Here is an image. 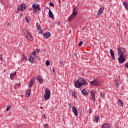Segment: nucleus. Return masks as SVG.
<instances>
[{
	"label": "nucleus",
	"instance_id": "obj_1",
	"mask_svg": "<svg viewBox=\"0 0 128 128\" xmlns=\"http://www.w3.org/2000/svg\"><path fill=\"white\" fill-rule=\"evenodd\" d=\"M76 14H78V9L76 8V7H75L73 9L72 14L68 18L69 22H72V20H74V18H76Z\"/></svg>",
	"mask_w": 128,
	"mask_h": 128
},
{
	"label": "nucleus",
	"instance_id": "obj_2",
	"mask_svg": "<svg viewBox=\"0 0 128 128\" xmlns=\"http://www.w3.org/2000/svg\"><path fill=\"white\" fill-rule=\"evenodd\" d=\"M90 84L93 86H100V81L98 79L94 78L93 80L90 82Z\"/></svg>",
	"mask_w": 128,
	"mask_h": 128
},
{
	"label": "nucleus",
	"instance_id": "obj_3",
	"mask_svg": "<svg viewBox=\"0 0 128 128\" xmlns=\"http://www.w3.org/2000/svg\"><path fill=\"white\" fill-rule=\"evenodd\" d=\"M50 90L48 89H46L45 90V94H44V100H50Z\"/></svg>",
	"mask_w": 128,
	"mask_h": 128
},
{
	"label": "nucleus",
	"instance_id": "obj_4",
	"mask_svg": "<svg viewBox=\"0 0 128 128\" xmlns=\"http://www.w3.org/2000/svg\"><path fill=\"white\" fill-rule=\"evenodd\" d=\"M80 80L78 79L74 82V86L75 88H80L82 86V82L80 81Z\"/></svg>",
	"mask_w": 128,
	"mask_h": 128
},
{
	"label": "nucleus",
	"instance_id": "obj_5",
	"mask_svg": "<svg viewBox=\"0 0 128 128\" xmlns=\"http://www.w3.org/2000/svg\"><path fill=\"white\" fill-rule=\"evenodd\" d=\"M32 8H33V12L34 14H36L38 10L40 11V4H34L32 5Z\"/></svg>",
	"mask_w": 128,
	"mask_h": 128
},
{
	"label": "nucleus",
	"instance_id": "obj_6",
	"mask_svg": "<svg viewBox=\"0 0 128 128\" xmlns=\"http://www.w3.org/2000/svg\"><path fill=\"white\" fill-rule=\"evenodd\" d=\"M119 64H124L126 62V58L122 56H120L118 58Z\"/></svg>",
	"mask_w": 128,
	"mask_h": 128
},
{
	"label": "nucleus",
	"instance_id": "obj_7",
	"mask_svg": "<svg viewBox=\"0 0 128 128\" xmlns=\"http://www.w3.org/2000/svg\"><path fill=\"white\" fill-rule=\"evenodd\" d=\"M34 80H36V78H32L30 82H28V86L29 88H32L34 84Z\"/></svg>",
	"mask_w": 128,
	"mask_h": 128
},
{
	"label": "nucleus",
	"instance_id": "obj_8",
	"mask_svg": "<svg viewBox=\"0 0 128 128\" xmlns=\"http://www.w3.org/2000/svg\"><path fill=\"white\" fill-rule=\"evenodd\" d=\"M20 10L22 12L24 10H26V4L22 3L20 6Z\"/></svg>",
	"mask_w": 128,
	"mask_h": 128
},
{
	"label": "nucleus",
	"instance_id": "obj_9",
	"mask_svg": "<svg viewBox=\"0 0 128 128\" xmlns=\"http://www.w3.org/2000/svg\"><path fill=\"white\" fill-rule=\"evenodd\" d=\"M78 78L80 80V82H81L82 86H84V84H88V83L86 82V79L82 78Z\"/></svg>",
	"mask_w": 128,
	"mask_h": 128
},
{
	"label": "nucleus",
	"instance_id": "obj_10",
	"mask_svg": "<svg viewBox=\"0 0 128 128\" xmlns=\"http://www.w3.org/2000/svg\"><path fill=\"white\" fill-rule=\"evenodd\" d=\"M72 110L74 116H78V109H76V108L73 106L72 108Z\"/></svg>",
	"mask_w": 128,
	"mask_h": 128
},
{
	"label": "nucleus",
	"instance_id": "obj_11",
	"mask_svg": "<svg viewBox=\"0 0 128 128\" xmlns=\"http://www.w3.org/2000/svg\"><path fill=\"white\" fill-rule=\"evenodd\" d=\"M104 7L100 8L98 12L97 16H100V14H102L104 12Z\"/></svg>",
	"mask_w": 128,
	"mask_h": 128
},
{
	"label": "nucleus",
	"instance_id": "obj_12",
	"mask_svg": "<svg viewBox=\"0 0 128 128\" xmlns=\"http://www.w3.org/2000/svg\"><path fill=\"white\" fill-rule=\"evenodd\" d=\"M48 16H49V18H52V20H54V16L52 14V10H50V11L48 12Z\"/></svg>",
	"mask_w": 128,
	"mask_h": 128
},
{
	"label": "nucleus",
	"instance_id": "obj_13",
	"mask_svg": "<svg viewBox=\"0 0 128 128\" xmlns=\"http://www.w3.org/2000/svg\"><path fill=\"white\" fill-rule=\"evenodd\" d=\"M37 80H38L40 84H42V82H44V79H42V77L40 76V75H38Z\"/></svg>",
	"mask_w": 128,
	"mask_h": 128
},
{
	"label": "nucleus",
	"instance_id": "obj_14",
	"mask_svg": "<svg viewBox=\"0 0 128 128\" xmlns=\"http://www.w3.org/2000/svg\"><path fill=\"white\" fill-rule=\"evenodd\" d=\"M51 36V34L50 32H46V33L44 34V36L45 38H48Z\"/></svg>",
	"mask_w": 128,
	"mask_h": 128
},
{
	"label": "nucleus",
	"instance_id": "obj_15",
	"mask_svg": "<svg viewBox=\"0 0 128 128\" xmlns=\"http://www.w3.org/2000/svg\"><path fill=\"white\" fill-rule=\"evenodd\" d=\"M110 124L106 123V124H104L101 127V128H110Z\"/></svg>",
	"mask_w": 128,
	"mask_h": 128
},
{
	"label": "nucleus",
	"instance_id": "obj_16",
	"mask_svg": "<svg viewBox=\"0 0 128 128\" xmlns=\"http://www.w3.org/2000/svg\"><path fill=\"white\" fill-rule=\"evenodd\" d=\"M24 34L25 36H26V38H28V36H30V32H28V31L27 30H25L24 32Z\"/></svg>",
	"mask_w": 128,
	"mask_h": 128
},
{
	"label": "nucleus",
	"instance_id": "obj_17",
	"mask_svg": "<svg viewBox=\"0 0 128 128\" xmlns=\"http://www.w3.org/2000/svg\"><path fill=\"white\" fill-rule=\"evenodd\" d=\"M34 56H32V55L30 56V58L28 59L29 62H32V64H33L34 61Z\"/></svg>",
	"mask_w": 128,
	"mask_h": 128
},
{
	"label": "nucleus",
	"instance_id": "obj_18",
	"mask_svg": "<svg viewBox=\"0 0 128 128\" xmlns=\"http://www.w3.org/2000/svg\"><path fill=\"white\" fill-rule=\"evenodd\" d=\"M91 98L94 102V98H96V96L94 95V92H91Z\"/></svg>",
	"mask_w": 128,
	"mask_h": 128
},
{
	"label": "nucleus",
	"instance_id": "obj_19",
	"mask_svg": "<svg viewBox=\"0 0 128 128\" xmlns=\"http://www.w3.org/2000/svg\"><path fill=\"white\" fill-rule=\"evenodd\" d=\"M123 6H124V8H126V10H128V2H124Z\"/></svg>",
	"mask_w": 128,
	"mask_h": 128
},
{
	"label": "nucleus",
	"instance_id": "obj_20",
	"mask_svg": "<svg viewBox=\"0 0 128 128\" xmlns=\"http://www.w3.org/2000/svg\"><path fill=\"white\" fill-rule=\"evenodd\" d=\"M110 54L112 58H114V52L112 50V49H110Z\"/></svg>",
	"mask_w": 128,
	"mask_h": 128
},
{
	"label": "nucleus",
	"instance_id": "obj_21",
	"mask_svg": "<svg viewBox=\"0 0 128 128\" xmlns=\"http://www.w3.org/2000/svg\"><path fill=\"white\" fill-rule=\"evenodd\" d=\"M81 92L84 96H86L88 94V92L86 90V89L82 90Z\"/></svg>",
	"mask_w": 128,
	"mask_h": 128
},
{
	"label": "nucleus",
	"instance_id": "obj_22",
	"mask_svg": "<svg viewBox=\"0 0 128 128\" xmlns=\"http://www.w3.org/2000/svg\"><path fill=\"white\" fill-rule=\"evenodd\" d=\"M30 96V90H28L26 93V97L28 98Z\"/></svg>",
	"mask_w": 128,
	"mask_h": 128
},
{
	"label": "nucleus",
	"instance_id": "obj_23",
	"mask_svg": "<svg viewBox=\"0 0 128 128\" xmlns=\"http://www.w3.org/2000/svg\"><path fill=\"white\" fill-rule=\"evenodd\" d=\"M117 50L118 51V54H120V52H122V48L121 47H118Z\"/></svg>",
	"mask_w": 128,
	"mask_h": 128
},
{
	"label": "nucleus",
	"instance_id": "obj_24",
	"mask_svg": "<svg viewBox=\"0 0 128 128\" xmlns=\"http://www.w3.org/2000/svg\"><path fill=\"white\" fill-rule=\"evenodd\" d=\"M72 96H74V98H76L78 97V94H76V92H72Z\"/></svg>",
	"mask_w": 128,
	"mask_h": 128
},
{
	"label": "nucleus",
	"instance_id": "obj_25",
	"mask_svg": "<svg viewBox=\"0 0 128 128\" xmlns=\"http://www.w3.org/2000/svg\"><path fill=\"white\" fill-rule=\"evenodd\" d=\"M118 104L120 106H124V103L122 102V101L120 100H118Z\"/></svg>",
	"mask_w": 128,
	"mask_h": 128
},
{
	"label": "nucleus",
	"instance_id": "obj_26",
	"mask_svg": "<svg viewBox=\"0 0 128 128\" xmlns=\"http://www.w3.org/2000/svg\"><path fill=\"white\" fill-rule=\"evenodd\" d=\"M100 118V116H94V120L96 122H98V119Z\"/></svg>",
	"mask_w": 128,
	"mask_h": 128
},
{
	"label": "nucleus",
	"instance_id": "obj_27",
	"mask_svg": "<svg viewBox=\"0 0 128 128\" xmlns=\"http://www.w3.org/2000/svg\"><path fill=\"white\" fill-rule=\"evenodd\" d=\"M16 72H14L12 74H10V78H14V76H16Z\"/></svg>",
	"mask_w": 128,
	"mask_h": 128
},
{
	"label": "nucleus",
	"instance_id": "obj_28",
	"mask_svg": "<svg viewBox=\"0 0 128 128\" xmlns=\"http://www.w3.org/2000/svg\"><path fill=\"white\" fill-rule=\"evenodd\" d=\"M38 32L40 34H44V32H42V30L40 28L38 29Z\"/></svg>",
	"mask_w": 128,
	"mask_h": 128
},
{
	"label": "nucleus",
	"instance_id": "obj_29",
	"mask_svg": "<svg viewBox=\"0 0 128 128\" xmlns=\"http://www.w3.org/2000/svg\"><path fill=\"white\" fill-rule=\"evenodd\" d=\"M28 40H32V35L30 34V35H29L28 36V38H27Z\"/></svg>",
	"mask_w": 128,
	"mask_h": 128
},
{
	"label": "nucleus",
	"instance_id": "obj_30",
	"mask_svg": "<svg viewBox=\"0 0 128 128\" xmlns=\"http://www.w3.org/2000/svg\"><path fill=\"white\" fill-rule=\"evenodd\" d=\"M46 64L47 66H50V61L47 60L46 62Z\"/></svg>",
	"mask_w": 128,
	"mask_h": 128
},
{
	"label": "nucleus",
	"instance_id": "obj_31",
	"mask_svg": "<svg viewBox=\"0 0 128 128\" xmlns=\"http://www.w3.org/2000/svg\"><path fill=\"white\" fill-rule=\"evenodd\" d=\"M11 108H12V106H10V105H8V106H7V108H6V110H7V112H8V110H10Z\"/></svg>",
	"mask_w": 128,
	"mask_h": 128
},
{
	"label": "nucleus",
	"instance_id": "obj_32",
	"mask_svg": "<svg viewBox=\"0 0 128 128\" xmlns=\"http://www.w3.org/2000/svg\"><path fill=\"white\" fill-rule=\"evenodd\" d=\"M82 44H84V41H80L78 44V46H82Z\"/></svg>",
	"mask_w": 128,
	"mask_h": 128
},
{
	"label": "nucleus",
	"instance_id": "obj_33",
	"mask_svg": "<svg viewBox=\"0 0 128 128\" xmlns=\"http://www.w3.org/2000/svg\"><path fill=\"white\" fill-rule=\"evenodd\" d=\"M118 80H115V86H116V88H118Z\"/></svg>",
	"mask_w": 128,
	"mask_h": 128
},
{
	"label": "nucleus",
	"instance_id": "obj_34",
	"mask_svg": "<svg viewBox=\"0 0 128 128\" xmlns=\"http://www.w3.org/2000/svg\"><path fill=\"white\" fill-rule=\"evenodd\" d=\"M118 56H124V52H122H122H120V54H118Z\"/></svg>",
	"mask_w": 128,
	"mask_h": 128
},
{
	"label": "nucleus",
	"instance_id": "obj_35",
	"mask_svg": "<svg viewBox=\"0 0 128 128\" xmlns=\"http://www.w3.org/2000/svg\"><path fill=\"white\" fill-rule=\"evenodd\" d=\"M50 6H52L53 8H54V3H52V2H50Z\"/></svg>",
	"mask_w": 128,
	"mask_h": 128
},
{
	"label": "nucleus",
	"instance_id": "obj_36",
	"mask_svg": "<svg viewBox=\"0 0 128 128\" xmlns=\"http://www.w3.org/2000/svg\"><path fill=\"white\" fill-rule=\"evenodd\" d=\"M36 26H37V28H38H38H40V24L36 23Z\"/></svg>",
	"mask_w": 128,
	"mask_h": 128
},
{
	"label": "nucleus",
	"instance_id": "obj_37",
	"mask_svg": "<svg viewBox=\"0 0 128 128\" xmlns=\"http://www.w3.org/2000/svg\"><path fill=\"white\" fill-rule=\"evenodd\" d=\"M27 22H30V19L28 17L25 18Z\"/></svg>",
	"mask_w": 128,
	"mask_h": 128
},
{
	"label": "nucleus",
	"instance_id": "obj_38",
	"mask_svg": "<svg viewBox=\"0 0 128 128\" xmlns=\"http://www.w3.org/2000/svg\"><path fill=\"white\" fill-rule=\"evenodd\" d=\"M32 54L34 56L36 54V51H34L32 52Z\"/></svg>",
	"mask_w": 128,
	"mask_h": 128
},
{
	"label": "nucleus",
	"instance_id": "obj_39",
	"mask_svg": "<svg viewBox=\"0 0 128 128\" xmlns=\"http://www.w3.org/2000/svg\"><path fill=\"white\" fill-rule=\"evenodd\" d=\"M23 60H28L26 57V56H24L22 58Z\"/></svg>",
	"mask_w": 128,
	"mask_h": 128
},
{
	"label": "nucleus",
	"instance_id": "obj_40",
	"mask_svg": "<svg viewBox=\"0 0 128 128\" xmlns=\"http://www.w3.org/2000/svg\"><path fill=\"white\" fill-rule=\"evenodd\" d=\"M100 96L101 98H104V94H102V92L100 93Z\"/></svg>",
	"mask_w": 128,
	"mask_h": 128
},
{
	"label": "nucleus",
	"instance_id": "obj_41",
	"mask_svg": "<svg viewBox=\"0 0 128 128\" xmlns=\"http://www.w3.org/2000/svg\"><path fill=\"white\" fill-rule=\"evenodd\" d=\"M44 128H48V124H44Z\"/></svg>",
	"mask_w": 128,
	"mask_h": 128
},
{
	"label": "nucleus",
	"instance_id": "obj_42",
	"mask_svg": "<svg viewBox=\"0 0 128 128\" xmlns=\"http://www.w3.org/2000/svg\"><path fill=\"white\" fill-rule=\"evenodd\" d=\"M36 50L38 54V52H40V50L39 49H36Z\"/></svg>",
	"mask_w": 128,
	"mask_h": 128
},
{
	"label": "nucleus",
	"instance_id": "obj_43",
	"mask_svg": "<svg viewBox=\"0 0 128 128\" xmlns=\"http://www.w3.org/2000/svg\"><path fill=\"white\" fill-rule=\"evenodd\" d=\"M42 118H46V114H43V116H42Z\"/></svg>",
	"mask_w": 128,
	"mask_h": 128
},
{
	"label": "nucleus",
	"instance_id": "obj_44",
	"mask_svg": "<svg viewBox=\"0 0 128 128\" xmlns=\"http://www.w3.org/2000/svg\"><path fill=\"white\" fill-rule=\"evenodd\" d=\"M18 10H20V6H18V8L17 9Z\"/></svg>",
	"mask_w": 128,
	"mask_h": 128
},
{
	"label": "nucleus",
	"instance_id": "obj_45",
	"mask_svg": "<svg viewBox=\"0 0 128 128\" xmlns=\"http://www.w3.org/2000/svg\"><path fill=\"white\" fill-rule=\"evenodd\" d=\"M46 8H47L48 10H49V12H50V8H48V7H46Z\"/></svg>",
	"mask_w": 128,
	"mask_h": 128
},
{
	"label": "nucleus",
	"instance_id": "obj_46",
	"mask_svg": "<svg viewBox=\"0 0 128 128\" xmlns=\"http://www.w3.org/2000/svg\"><path fill=\"white\" fill-rule=\"evenodd\" d=\"M112 60H116V58H114V57H112Z\"/></svg>",
	"mask_w": 128,
	"mask_h": 128
},
{
	"label": "nucleus",
	"instance_id": "obj_47",
	"mask_svg": "<svg viewBox=\"0 0 128 128\" xmlns=\"http://www.w3.org/2000/svg\"><path fill=\"white\" fill-rule=\"evenodd\" d=\"M88 112H90V110H88Z\"/></svg>",
	"mask_w": 128,
	"mask_h": 128
},
{
	"label": "nucleus",
	"instance_id": "obj_48",
	"mask_svg": "<svg viewBox=\"0 0 128 128\" xmlns=\"http://www.w3.org/2000/svg\"><path fill=\"white\" fill-rule=\"evenodd\" d=\"M18 12H20V10H17L16 12L18 13Z\"/></svg>",
	"mask_w": 128,
	"mask_h": 128
},
{
	"label": "nucleus",
	"instance_id": "obj_49",
	"mask_svg": "<svg viewBox=\"0 0 128 128\" xmlns=\"http://www.w3.org/2000/svg\"><path fill=\"white\" fill-rule=\"evenodd\" d=\"M53 72H54V68H53Z\"/></svg>",
	"mask_w": 128,
	"mask_h": 128
},
{
	"label": "nucleus",
	"instance_id": "obj_50",
	"mask_svg": "<svg viewBox=\"0 0 128 128\" xmlns=\"http://www.w3.org/2000/svg\"><path fill=\"white\" fill-rule=\"evenodd\" d=\"M18 86H20V84H19Z\"/></svg>",
	"mask_w": 128,
	"mask_h": 128
},
{
	"label": "nucleus",
	"instance_id": "obj_51",
	"mask_svg": "<svg viewBox=\"0 0 128 128\" xmlns=\"http://www.w3.org/2000/svg\"><path fill=\"white\" fill-rule=\"evenodd\" d=\"M40 108H42V106H41V107H40Z\"/></svg>",
	"mask_w": 128,
	"mask_h": 128
},
{
	"label": "nucleus",
	"instance_id": "obj_52",
	"mask_svg": "<svg viewBox=\"0 0 128 128\" xmlns=\"http://www.w3.org/2000/svg\"><path fill=\"white\" fill-rule=\"evenodd\" d=\"M75 54V56H76V54Z\"/></svg>",
	"mask_w": 128,
	"mask_h": 128
},
{
	"label": "nucleus",
	"instance_id": "obj_53",
	"mask_svg": "<svg viewBox=\"0 0 128 128\" xmlns=\"http://www.w3.org/2000/svg\"><path fill=\"white\" fill-rule=\"evenodd\" d=\"M30 10H32V8H30Z\"/></svg>",
	"mask_w": 128,
	"mask_h": 128
}]
</instances>
